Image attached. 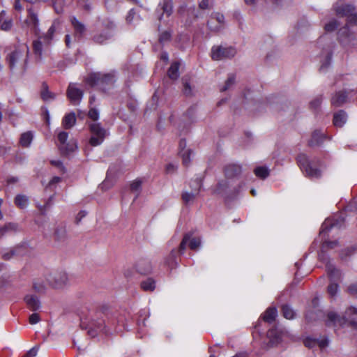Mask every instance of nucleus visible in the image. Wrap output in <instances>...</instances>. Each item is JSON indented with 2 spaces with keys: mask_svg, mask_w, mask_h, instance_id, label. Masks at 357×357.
<instances>
[{
  "mask_svg": "<svg viewBox=\"0 0 357 357\" xmlns=\"http://www.w3.org/2000/svg\"><path fill=\"white\" fill-rule=\"evenodd\" d=\"M337 245L338 242L337 241H325L323 244V248L332 249L336 247Z\"/></svg>",
  "mask_w": 357,
  "mask_h": 357,
  "instance_id": "obj_55",
  "label": "nucleus"
},
{
  "mask_svg": "<svg viewBox=\"0 0 357 357\" xmlns=\"http://www.w3.org/2000/svg\"><path fill=\"white\" fill-rule=\"evenodd\" d=\"M225 175L227 178H234L238 177L242 172L243 169L240 165L238 164H229L225 167Z\"/></svg>",
  "mask_w": 357,
  "mask_h": 357,
  "instance_id": "obj_14",
  "label": "nucleus"
},
{
  "mask_svg": "<svg viewBox=\"0 0 357 357\" xmlns=\"http://www.w3.org/2000/svg\"><path fill=\"white\" fill-rule=\"evenodd\" d=\"M331 53H328L325 61L321 64L320 67V71H324L329 66L331 63Z\"/></svg>",
  "mask_w": 357,
  "mask_h": 357,
  "instance_id": "obj_51",
  "label": "nucleus"
},
{
  "mask_svg": "<svg viewBox=\"0 0 357 357\" xmlns=\"http://www.w3.org/2000/svg\"><path fill=\"white\" fill-rule=\"evenodd\" d=\"M179 66L180 63L177 61L172 63L167 71L168 76L170 79H176L179 77Z\"/></svg>",
  "mask_w": 357,
  "mask_h": 357,
  "instance_id": "obj_27",
  "label": "nucleus"
},
{
  "mask_svg": "<svg viewBox=\"0 0 357 357\" xmlns=\"http://www.w3.org/2000/svg\"><path fill=\"white\" fill-rule=\"evenodd\" d=\"M40 319L38 313H33L29 317V323L31 324H36L40 321Z\"/></svg>",
  "mask_w": 357,
  "mask_h": 357,
  "instance_id": "obj_54",
  "label": "nucleus"
},
{
  "mask_svg": "<svg viewBox=\"0 0 357 357\" xmlns=\"http://www.w3.org/2000/svg\"><path fill=\"white\" fill-rule=\"evenodd\" d=\"M277 312L275 307H269L265 311L262 319L266 322L272 323L277 316Z\"/></svg>",
  "mask_w": 357,
  "mask_h": 357,
  "instance_id": "obj_24",
  "label": "nucleus"
},
{
  "mask_svg": "<svg viewBox=\"0 0 357 357\" xmlns=\"http://www.w3.org/2000/svg\"><path fill=\"white\" fill-rule=\"evenodd\" d=\"M86 214L87 213L85 211H79L75 218V223L78 225L81 222L82 219L86 215Z\"/></svg>",
  "mask_w": 357,
  "mask_h": 357,
  "instance_id": "obj_59",
  "label": "nucleus"
},
{
  "mask_svg": "<svg viewBox=\"0 0 357 357\" xmlns=\"http://www.w3.org/2000/svg\"><path fill=\"white\" fill-rule=\"evenodd\" d=\"M338 26L339 23L337 22V21L333 20L325 25V29L326 31H333L338 27Z\"/></svg>",
  "mask_w": 357,
  "mask_h": 357,
  "instance_id": "obj_46",
  "label": "nucleus"
},
{
  "mask_svg": "<svg viewBox=\"0 0 357 357\" xmlns=\"http://www.w3.org/2000/svg\"><path fill=\"white\" fill-rule=\"evenodd\" d=\"M348 291L351 294L357 296V283L350 285L348 288Z\"/></svg>",
  "mask_w": 357,
  "mask_h": 357,
  "instance_id": "obj_62",
  "label": "nucleus"
},
{
  "mask_svg": "<svg viewBox=\"0 0 357 357\" xmlns=\"http://www.w3.org/2000/svg\"><path fill=\"white\" fill-rule=\"evenodd\" d=\"M29 53V50L27 46L15 47L14 50L8 53L6 59L10 70L13 71L16 68H19L22 73H24L27 68Z\"/></svg>",
  "mask_w": 357,
  "mask_h": 357,
  "instance_id": "obj_1",
  "label": "nucleus"
},
{
  "mask_svg": "<svg viewBox=\"0 0 357 357\" xmlns=\"http://www.w3.org/2000/svg\"><path fill=\"white\" fill-rule=\"evenodd\" d=\"M327 317L326 325L328 326L332 325L336 326L337 324L340 326L347 324L357 328V308L354 307H348L342 317H340L335 312H330Z\"/></svg>",
  "mask_w": 357,
  "mask_h": 357,
  "instance_id": "obj_2",
  "label": "nucleus"
},
{
  "mask_svg": "<svg viewBox=\"0 0 357 357\" xmlns=\"http://www.w3.org/2000/svg\"><path fill=\"white\" fill-rule=\"evenodd\" d=\"M333 8L337 15L348 16L349 22L356 23L357 15H351L355 10V8L352 5L344 4L339 1L333 5Z\"/></svg>",
  "mask_w": 357,
  "mask_h": 357,
  "instance_id": "obj_7",
  "label": "nucleus"
},
{
  "mask_svg": "<svg viewBox=\"0 0 357 357\" xmlns=\"http://www.w3.org/2000/svg\"><path fill=\"white\" fill-rule=\"evenodd\" d=\"M54 31H55V27H54V25H52L49 28L47 33L44 36L41 37V38L44 41H46L47 43H49L52 40V38L53 37V35L54 33Z\"/></svg>",
  "mask_w": 357,
  "mask_h": 357,
  "instance_id": "obj_44",
  "label": "nucleus"
},
{
  "mask_svg": "<svg viewBox=\"0 0 357 357\" xmlns=\"http://www.w3.org/2000/svg\"><path fill=\"white\" fill-rule=\"evenodd\" d=\"M88 116L93 121H97L99 118L98 111L95 108H92L89 110Z\"/></svg>",
  "mask_w": 357,
  "mask_h": 357,
  "instance_id": "obj_52",
  "label": "nucleus"
},
{
  "mask_svg": "<svg viewBox=\"0 0 357 357\" xmlns=\"http://www.w3.org/2000/svg\"><path fill=\"white\" fill-rule=\"evenodd\" d=\"M158 7L161 8L163 13L166 14L167 17L171 15L173 10V6L170 0H163L162 3H160Z\"/></svg>",
  "mask_w": 357,
  "mask_h": 357,
  "instance_id": "obj_31",
  "label": "nucleus"
},
{
  "mask_svg": "<svg viewBox=\"0 0 357 357\" xmlns=\"http://www.w3.org/2000/svg\"><path fill=\"white\" fill-rule=\"evenodd\" d=\"M141 287L144 291H153L155 288V282L153 278H147L141 282Z\"/></svg>",
  "mask_w": 357,
  "mask_h": 357,
  "instance_id": "obj_32",
  "label": "nucleus"
},
{
  "mask_svg": "<svg viewBox=\"0 0 357 357\" xmlns=\"http://www.w3.org/2000/svg\"><path fill=\"white\" fill-rule=\"evenodd\" d=\"M70 21L75 30V36L79 38H82L86 31V26L75 16L70 17Z\"/></svg>",
  "mask_w": 357,
  "mask_h": 357,
  "instance_id": "obj_16",
  "label": "nucleus"
},
{
  "mask_svg": "<svg viewBox=\"0 0 357 357\" xmlns=\"http://www.w3.org/2000/svg\"><path fill=\"white\" fill-rule=\"evenodd\" d=\"M236 54V50L232 47L213 46L211 49V57L213 60L231 59Z\"/></svg>",
  "mask_w": 357,
  "mask_h": 357,
  "instance_id": "obj_5",
  "label": "nucleus"
},
{
  "mask_svg": "<svg viewBox=\"0 0 357 357\" xmlns=\"http://www.w3.org/2000/svg\"><path fill=\"white\" fill-rule=\"evenodd\" d=\"M53 200H54V195H52L47 199V200L45 202V204L38 205V208L42 214H45V211L52 206V205L53 204Z\"/></svg>",
  "mask_w": 357,
  "mask_h": 357,
  "instance_id": "obj_38",
  "label": "nucleus"
},
{
  "mask_svg": "<svg viewBox=\"0 0 357 357\" xmlns=\"http://www.w3.org/2000/svg\"><path fill=\"white\" fill-rule=\"evenodd\" d=\"M106 328H110V324H105V320L98 319L92 320L89 325L88 333L91 337H95L98 332H104L107 333L108 331Z\"/></svg>",
  "mask_w": 357,
  "mask_h": 357,
  "instance_id": "obj_11",
  "label": "nucleus"
},
{
  "mask_svg": "<svg viewBox=\"0 0 357 357\" xmlns=\"http://www.w3.org/2000/svg\"><path fill=\"white\" fill-rule=\"evenodd\" d=\"M14 202L15 204L20 208H26L29 204L28 197L23 195H17Z\"/></svg>",
  "mask_w": 357,
  "mask_h": 357,
  "instance_id": "obj_30",
  "label": "nucleus"
},
{
  "mask_svg": "<svg viewBox=\"0 0 357 357\" xmlns=\"http://www.w3.org/2000/svg\"><path fill=\"white\" fill-rule=\"evenodd\" d=\"M24 301L28 307L32 311H36L40 307V301L35 296H26L24 298Z\"/></svg>",
  "mask_w": 357,
  "mask_h": 357,
  "instance_id": "obj_22",
  "label": "nucleus"
},
{
  "mask_svg": "<svg viewBox=\"0 0 357 357\" xmlns=\"http://www.w3.org/2000/svg\"><path fill=\"white\" fill-rule=\"evenodd\" d=\"M17 225L13 222H8L3 226H0V239L10 231H16Z\"/></svg>",
  "mask_w": 357,
  "mask_h": 357,
  "instance_id": "obj_25",
  "label": "nucleus"
},
{
  "mask_svg": "<svg viewBox=\"0 0 357 357\" xmlns=\"http://www.w3.org/2000/svg\"><path fill=\"white\" fill-rule=\"evenodd\" d=\"M46 280L53 288H62L67 284L68 278L65 272H56L49 274Z\"/></svg>",
  "mask_w": 357,
  "mask_h": 357,
  "instance_id": "obj_8",
  "label": "nucleus"
},
{
  "mask_svg": "<svg viewBox=\"0 0 357 357\" xmlns=\"http://www.w3.org/2000/svg\"><path fill=\"white\" fill-rule=\"evenodd\" d=\"M67 238L66 224L65 222L56 224L53 233L54 240L57 242H63Z\"/></svg>",
  "mask_w": 357,
  "mask_h": 357,
  "instance_id": "obj_13",
  "label": "nucleus"
},
{
  "mask_svg": "<svg viewBox=\"0 0 357 357\" xmlns=\"http://www.w3.org/2000/svg\"><path fill=\"white\" fill-rule=\"evenodd\" d=\"M228 188V183L226 181H222L218 183L217 188L215 190V193L222 194Z\"/></svg>",
  "mask_w": 357,
  "mask_h": 357,
  "instance_id": "obj_42",
  "label": "nucleus"
},
{
  "mask_svg": "<svg viewBox=\"0 0 357 357\" xmlns=\"http://www.w3.org/2000/svg\"><path fill=\"white\" fill-rule=\"evenodd\" d=\"M282 312L284 316L287 319H292L295 317L296 313L294 310L288 305H284L282 307Z\"/></svg>",
  "mask_w": 357,
  "mask_h": 357,
  "instance_id": "obj_34",
  "label": "nucleus"
},
{
  "mask_svg": "<svg viewBox=\"0 0 357 357\" xmlns=\"http://www.w3.org/2000/svg\"><path fill=\"white\" fill-rule=\"evenodd\" d=\"M142 185L140 180H135L130 184V189L132 191H139Z\"/></svg>",
  "mask_w": 357,
  "mask_h": 357,
  "instance_id": "obj_53",
  "label": "nucleus"
},
{
  "mask_svg": "<svg viewBox=\"0 0 357 357\" xmlns=\"http://www.w3.org/2000/svg\"><path fill=\"white\" fill-rule=\"evenodd\" d=\"M190 239V234H185L182 239V241L180 243L178 248V252L180 254H183L186 248V245Z\"/></svg>",
  "mask_w": 357,
  "mask_h": 357,
  "instance_id": "obj_40",
  "label": "nucleus"
},
{
  "mask_svg": "<svg viewBox=\"0 0 357 357\" xmlns=\"http://www.w3.org/2000/svg\"><path fill=\"white\" fill-rule=\"evenodd\" d=\"M41 98L45 101H48L54 99L55 94L52 93L48 90V86L45 83L43 84V90L41 91Z\"/></svg>",
  "mask_w": 357,
  "mask_h": 357,
  "instance_id": "obj_33",
  "label": "nucleus"
},
{
  "mask_svg": "<svg viewBox=\"0 0 357 357\" xmlns=\"http://www.w3.org/2000/svg\"><path fill=\"white\" fill-rule=\"evenodd\" d=\"M51 164L56 167H58L59 169H60V170L64 173L66 172V169L64 167V166L63 165V163L60 160H52L51 161Z\"/></svg>",
  "mask_w": 357,
  "mask_h": 357,
  "instance_id": "obj_56",
  "label": "nucleus"
},
{
  "mask_svg": "<svg viewBox=\"0 0 357 357\" xmlns=\"http://www.w3.org/2000/svg\"><path fill=\"white\" fill-rule=\"evenodd\" d=\"M190 236H192L191 234ZM188 242L190 248L193 250H197L201 245V241L198 238L190 237V239Z\"/></svg>",
  "mask_w": 357,
  "mask_h": 357,
  "instance_id": "obj_41",
  "label": "nucleus"
},
{
  "mask_svg": "<svg viewBox=\"0 0 357 357\" xmlns=\"http://www.w3.org/2000/svg\"><path fill=\"white\" fill-rule=\"evenodd\" d=\"M115 24L113 22H110L106 26V30L97 32L92 36L93 43L98 45H104L107 40L113 36L112 30L114 29Z\"/></svg>",
  "mask_w": 357,
  "mask_h": 357,
  "instance_id": "obj_10",
  "label": "nucleus"
},
{
  "mask_svg": "<svg viewBox=\"0 0 357 357\" xmlns=\"http://www.w3.org/2000/svg\"><path fill=\"white\" fill-rule=\"evenodd\" d=\"M76 122L75 113L72 112L66 114L63 119L62 124L66 129L71 128Z\"/></svg>",
  "mask_w": 357,
  "mask_h": 357,
  "instance_id": "obj_26",
  "label": "nucleus"
},
{
  "mask_svg": "<svg viewBox=\"0 0 357 357\" xmlns=\"http://www.w3.org/2000/svg\"><path fill=\"white\" fill-rule=\"evenodd\" d=\"M67 96L73 104L76 105L82 100L83 91L77 88L75 84L70 83L67 90Z\"/></svg>",
  "mask_w": 357,
  "mask_h": 357,
  "instance_id": "obj_12",
  "label": "nucleus"
},
{
  "mask_svg": "<svg viewBox=\"0 0 357 357\" xmlns=\"http://www.w3.org/2000/svg\"><path fill=\"white\" fill-rule=\"evenodd\" d=\"M322 102V96H318L315 97L310 102V107L311 109H313L314 111L317 110Z\"/></svg>",
  "mask_w": 357,
  "mask_h": 357,
  "instance_id": "obj_39",
  "label": "nucleus"
},
{
  "mask_svg": "<svg viewBox=\"0 0 357 357\" xmlns=\"http://www.w3.org/2000/svg\"><path fill=\"white\" fill-rule=\"evenodd\" d=\"M305 346L309 348H312L314 346L317 345V340H312L310 338H307L304 341Z\"/></svg>",
  "mask_w": 357,
  "mask_h": 357,
  "instance_id": "obj_58",
  "label": "nucleus"
},
{
  "mask_svg": "<svg viewBox=\"0 0 357 357\" xmlns=\"http://www.w3.org/2000/svg\"><path fill=\"white\" fill-rule=\"evenodd\" d=\"M137 271L142 275L149 274L152 271V264L148 259H141L135 265Z\"/></svg>",
  "mask_w": 357,
  "mask_h": 357,
  "instance_id": "obj_17",
  "label": "nucleus"
},
{
  "mask_svg": "<svg viewBox=\"0 0 357 357\" xmlns=\"http://www.w3.org/2000/svg\"><path fill=\"white\" fill-rule=\"evenodd\" d=\"M347 100V93L346 91H340L335 93L331 98V104L335 107H340Z\"/></svg>",
  "mask_w": 357,
  "mask_h": 357,
  "instance_id": "obj_19",
  "label": "nucleus"
},
{
  "mask_svg": "<svg viewBox=\"0 0 357 357\" xmlns=\"http://www.w3.org/2000/svg\"><path fill=\"white\" fill-rule=\"evenodd\" d=\"M326 270L328 274V276L330 277L331 280H335L340 278V274L339 273V271L337 270L335 266L328 261L326 264Z\"/></svg>",
  "mask_w": 357,
  "mask_h": 357,
  "instance_id": "obj_29",
  "label": "nucleus"
},
{
  "mask_svg": "<svg viewBox=\"0 0 357 357\" xmlns=\"http://www.w3.org/2000/svg\"><path fill=\"white\" fill-rule=\"evenodd\" d=\"M333 227H341V225L339 222V220H331L326 219L321 225V230L319 231V234L322 235L325 233L330 231Z\"/></svg>",
  "mask_w": 357,
  "mask_h": 357,
  "instance_id": "obj_20",
  "label": "nucleus"
},
{
  "mask_svg": "<svg viewBox=\"0 0 357 357\" xmlns=\"http://www.w3.org/2000/svg\"><path fill=\"white\" fill-rule=\"evenodd\" d=\"M255 174L262 179L267 178L269 175V171L266 167H258L254 170Z\"/></svg>",
  "mask_w": 357,
  "mask_h": 357,
  "instance_id": "obj_35",
  "label": "nucleus"
},
{
  "mask_svg": "<svg viewBox=\"0 0 357 357\" xmlns=\"http://www.w3.org/2000/svg\"><path fill=\"white\" fill-rule=\"evenodd\" d=\"M186 142L184 139H181L179 142L178 149L179 155L183 159V163L185 166H188L190 162L191 149H186Z\"/></svg>",
  "mask_w": 357,
  "mask_h": 357,
  "instance_id": "obj_15",
  "label": "nucleus"
},
{
  "mask_svg": "<svg viewBox=\"0 0 357 357\" xmlns=\"http://www.w3.org/2000/svg\"><path fill=\"white\" fill-rule=\"evenodd\" d=\"M176 253H177V252L175 250H172L171 251L170 255L166 261V263L167 264L168 266L173 267L174 265L176 264Z\"/></svg>",
  "mask_w": 357,
  "mask_h": 357,
  "instance_id": "obj_43",
  "label": "nucleus"
},
{
  "mask_svg": "<svg viewBox=\"0 0 357 357\" xmlns=\"http://www.w3.org/2000/svg\"><path fill=\"white\" fill-rule=\"evenodd\" d=\"M86 82L91 86H97L101 90L105 91L108 86H112L116 82V75L114 72L108 73H93L87 76Z\"/></svg>",
  "mask_w": 357,
  "mask_h": 357,
  "instance_id": "obj_3",
  "label": "nucleus"
},
{
  "mask_svg": "<svg viewBox=\"0 0 357 357\" xmlns=\"http://www.w3.org/2000/svg\"><path fill=\"white\" fill-rule=\"evenodd\" d=\"M12 26V22L10 20H8V21H4L1 25V28L2 30H4V31H8L10 29Z\"/></svg>",
  "mask_w": 357,
  "mask_h": 357,
  "instance_id": "obj_60",
  "label": "nucleus"
},
{
  "mask_svg": "<svg viewBox=\"0 0 357 357\" xmlns=\"http://www.w3.org/2000/svg\"><path fill=\"white\" fill-rule=\"evenodd\" d=\"M27 10L29 13L28 20L29 23L31 24L34 27H36L38 24L37 13H35L31 8H27Z\"/></svg>",
  "mask_w": 357,
  "mask_h": 357,
  "instance_id": "obj_37",
  "label": "nucleus"
},
{
  "mask_svg": "<svg viewBox=\"0 0 357 357\" xmlns=\"http://www.w3.org/2000/svg\"><path fill=\"white\" fill-rule=\"evenodd\" d=\"M33 139V134L31 132L28 131L24 132L20 137V144L24 147H28L31 144Z\"/></svg>",
  "mask_w": 357,
  "mask_h": 357,
  "instance_id": "obj_28",
  "label": "nucleus"
},
{
  "mask_svg": "<svg viewBox=\"0 0 357 357\" xmlns=\"http://www.w3.org/2000/svg\"><path fill=\"white\" fill-rule=\"evenodd\" d=\"M61 178L59 176H54L51 181L48 183L47 185L46 186V188H51L53 185L55 184L59 183L61 181Z\"/></svg>",
  "mask_w": 357,
  "mask_h": 357,
  "instance_id": "obj_57",
  "label": "nucleus"
},
{
  "mask_svg": "<svg viewBox=\"0 0 357 357\" xmlns=\"http://www.w3.org/2000/svg\"><path fill=\"white\" fill-rule=\"evenodd\" d=\"M171 36H172L171 33L169 31H165L160 34V38H159V41L161 43L167 42V41L170 40Z\"/></svg>",
  "mask_w": 357,
  "mask_h": 357,
  "instance_id": "obj_50",
  "label": "nucleus"
},
{
  "mask_svg": "<svg viewBox=\"0 0 357 357\" xmlns=\"http://www.w3.org/2000/svg\"><path fill=\"white\" fill-rule=\"evenodd\" d=\"M176 166L173 165V164H168L167 166H166V172L167 174H173L176 172Z\"/></svg>",
  "mask_w": 357,
  "mask_h": 357,
  "instance_id": "obj_61",
  "label": "nucleus"
},
{
  "mask_svg": "<svg viewBox=\"0 0 357 357\" xmlns=\"http://www.w3.org/2000/svg\"><path fill=\"white\" fill-rule=\"evenodd\" d=\"M194 183L196 185V189L193 192H185L182 194V199L185 204H188L190 202L193 201L195 196L198 194L200 188L202 186V181L199 178H197L194 181Z\"/></svg>",
  "mask_w": 357,
  "mask_h": 357,
  "instance_id": "obj_18",
  "label": "nucleus"
},
{
  "mask_svg": "<svg viewBox=\"0 0 357 357\" xmlns=\"http://www.w3.org/2000/svg\"><path fill=\"white\" fill-rule=\"evenodd\" d=\"M297 162L301 170L305 173V175L310 178H319L321 177V171L313 167L311 161L304 153H301L297 156Z\"/></svg>",
  "mask_w": 357,
  "mask_h": 357,
  "instance_id": "obj_4",
  "label": "nucleus"
},
{
  "mask_svg": "<svg viewBox=\"0 0 357 357\" xmlns=\"http://www.w3.org/2000/svg\"><path fill=\"white\" fill-rule=\"evenodd\" d=\"M338 291V284L331 282L328 287V292L331 296H334Z\"/></svg>",
  "mask_w": 357,
  "mask_h": 357,
  "instance_id": "obj_49",
  "label": "nucleus"
},
{
  "mask_svg": "<svg viewBox=\"0 0 357 357\" xmlns=\"http://www.w3.org/2000/svg\"><path fill=\"white\" fill-rule=\"evenodd\" d=\"M317 344L321 348L323 349L328 346V340L327 339L321 340H317Z\"/></svg>",
  "mask_w": 357,
  "mask_h": 357,
  "instance_id": "obj_63",
  "label": "nucleus"
},
{
  "mask_svg": "<svg viewBox=\"0 0 357 357\" xmlns=\"http://www.w3.org/2000/svg\"><path fill=\"white\" fill-rule=\"evenodd\" d=\"M17 253L16 248L11 249L10 250L3 251L2 253V257L5 260L10 259Z\"/></svg>",
  "mask_w": 357,
  "mask_h": 357,
  "instance_id": "obj_48",
  "label": "nucleus"
},
{
  "mask_svg": "<svg viewBox=\"0 0 357 357\" xmlns=\"http://www.w3.org/2000/svg\"><path fill=\"white\" fill-rule=\"evenodd\" d=\"M199 6L201 9H208L209 8L208 0H202Z\"/></svg>",
  "mask_w": 357,
  "mask_h": 357,
  "instance_id": "obj_64",
  "label": "nucleus"
},
{
  "mask_svg": "<svg viewBox=\"0 0 357 357\" xmlns=\"http://www.w3.org/2000/svg\"><path fill=\"white\" fill-rule=\"evenodd\" d=\"M68 134L62 131L58 134V140L59 142V148L62 154H68L73 152L76 148V143L73 141L68 142Z\"/></svg>",
  "mask_w": 357,
  "mask_h": 357,
  "instance_id": "obj_9",
  "label": "nucleus"
},
{
  "mask_svg": "<svg viewBox=\"0 0 357 357\" xmlns=\"http://www.w3.org/2000/svg\"><path fill=\"white\" fill-rule=\"evenodd\" d=\"M236 76L234 74H229L227 79L226 80L225 85L220 89L221 91H226L229 89L235 83Z\"/></svg>",
  "mask_w": 357,
  "mask_h": 357,
  "instance_id": "obj_36",
  "label": "nucleus"
},
{
  "mask_svg": "<svg viewBox=\"0 0 357 357\" xmlns=\"http://www.w3.org/2000/svg\"><path fill=\"white\" fill-rule=\"evenodd\" d=\"M90 131L92 135L89 141L90 144L93 146L101 144L105 137L106 130L99 123H93L90 125Z\"/></svg>",
  "mask_w": 357,
  "mask_h": 357,
  "instance_id": "obj_6",
  "label": "nucleus"
},
{
  "mask_svg": "<svg viewBox=\"0 0 357 357\" xmlns=\"http://www.w3.org/2000/svg\"><path fill=\"white\" fill-rule=\"evenodd\" d=\"M325 135L321 133L319 130H314L312 132V138L308 142L310 146L320 145L325 139Z\"/></svg>",
  "mask_w": 357,
  "mask_h": 357,
  "instance_id": "obj_21",
  "label": "nucleus"
},
{
  "mask_svg": "<svg viewBox=\"0 0 357 357\" xmlns=\"http://www.w3.org/2000/svg\"><path fill=\"white\" fill-rule=\"evenodd\" d=\"M34 289L39 293H43L46 289V284L43 281H36L33 283Z\"/></svg>",
  "mask_w": 357,
  "mask_h": 357,
  "instance_id": "obj_45",
  "label": "nucleus"
},
{
  "mask_svg": "<svg viewBox=\"0 0 357 357\" xmlns=\"http://www.w3.org/2000/svg\"><path fill=\"white\" fill-rule=\"evenodd\" d=\"M33 52L38 56L42 55V42L40 40H35L33 43Z\"/></svg>",
  "mask_w": 357,
  "mask_h": 357,
  "instance_id": "obj_47",
  "label": "nucleus"
},
{
  "mask_svg": "<svg viewBox=\"0 0 357 357\" xmlns=\"http://www.w3.org/2000/svg\"><path fill=\"white\" fill-rule=\"evenodd\" d=\"M347 118L346 112L343 110H340L334 114L333 124L336 127H342L346 123Z\"/></svg>",
  "mask_w": 357,
  "mask_h": 357,
  "instance_id": "obj_23",
  "label": "nucleus"
}]
</instances>
